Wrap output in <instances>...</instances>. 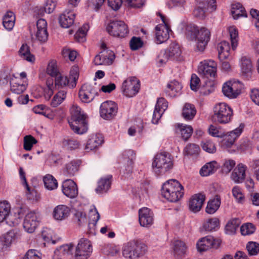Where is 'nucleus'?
I'll use <instances>...</instances> for the list:
<instances>
[{
	"instance_id": "3",
	"label": "nucleus",
	"mask_w": 259,
	"mask_h": 259,
	"mask_svg": "<svg viewBox=\"0 0 259 259\" xmlns=\"http://www.w3.org/2000/svg\"><path fill=\"white\" fill-rule=\"evenodd\" d=\"M162 195L170 202H177L184 195V188L176 180H170L166 182L161 189Z\"/></svg>"
},
{
	"instance_id": "14",
	"label": "nucleus",
	"mask_w": 259,
	"mask_h": 259,
	"mask_svg": "<svg viewBox=\"0 0 259 259\" xmlns=\"http://www.w3.org/2000/svg\"><path fill=\"white\" fill-rule=\"evenodd\" d=\"M217 69V64L212 60H206L201 61L198 68V72L202 76L208 78L214 77Z\"/></svg>"
},
{
	"instance_id": "6",
	"label": "nucleus",
	"mask_w": 259,
	"mask_h": 259,
	"mask_svg": "<svg viewBox=\"0 0 259 259\" xmlns=\"http://www.w3.org/2000/svg\"><path fill=\"white\" fill-rule=\"evenodd\" d=\"M154 171L157 174H164L173 167L171 155L166 152L157 154L152 162Z\"/></svg>"
},
{
	"instance_id": "63",
	"label": "nucleus",
	"mask_w": 259,
	"mask_h": 259,
	"mask_svg": "<svg viewBox=\"0 0 259 259\" xmlns=\"http://www.w3.org/2000/svg\"><path fill=\"white\" fill-rule=\"evenodd\" d=\"M236 163L232 159H226L222 166V170L223 173L228 174L235 166Z\"/></svg>"
},
{
	"instance_id": "37",
	"label": "nucleus",
	"mask_w": 259,
	"mask_h": 259,
	"mask_svg": "<svg viewBox=\"0 0 259 259\" xmlns=\"http://www.w3.org/2000/svg\"><path fill=\"white\" fill-rule=\"evenodd\" d=\"M196 114V109L194 105L186 103L182 110V116L188 121L192 120Z\"/></svg>"
},
{
	"instance_id": "17",
	"label": "nucleus",
	"mask_w": 259,
	"mask_h": 259,
	"mask_svg": "<svg viewBox=\"0 0 259 259\" xmlns=\"http://www.w3.org/2000/svg\"><path fill=\"white\" fill-rule=\"evenodd\" d=\"M115 59V54L109 50H104L97 55L94 58V63L96 65H110Z\"/></svg>"
},
{
	"instance_id": "57",
	"label": "nucleus",
	"mask_w": 259,
	"mask_h": 259,
	"mask_svg": "<svg viewBox=\"0 0 259 259\" xmlns=\"http://www.w3.org/2000/svg\"><path fill=\"white\" fill-rule=\"evenodd\" d=\"M233 196L238 202L242 203L244 200V196L242 189L238 186L234 187L232 190Z\"/></svg>"
},
{
	"instance_id": "38",
	"label": "nucleus",
	"mask_w": 259,
	"mask_h": 259,
	"mask_svg": "<svg viewBox=\"0 0 259 259\" xmlns=\"http://www.w3.org/2000/svg\"><path fill=\"white\" fill-rule=\"evenodd\" d=\"M221 197L219 195H216L213 198L210 199L207 203L205 211L207 213L213 214L215 213L221 205Z\"/></svg>"
},
{
	"instance_id": "7",
	"label": "nucleus",
	"mask_w": 259,
	"mask_h": 259,
	"mask_svg": "<svg viewBox=\"0 0 259 259\" xmlns=\"http://www.w3.org/2000/svg\"><path fill=\"white\" fill-rule=\"evenodd\" d=\"M157 14L160 17L163 24H159L155 27V41L157 44H160L168 39L170 29L168 20L159 12Z\"/></svg>"
},
{
	"instance_id": "41",
	"label": "nucleus",
	"mask_w": 259,
	"mask_h": 259,
	"mask_svg": "<svg viewBox=\"0 0 259 259\" xmlns=\"http://www.w3.org/2000/svg\"><path fill=\"white\" fill-rule=\"evenodd\" d=\"M11 211V205L7 201L0 202V223L4 222Z\"/></svg>"
},
{
	"instance_id": "40",
	"label": "nucleus",
	"mask_w": 259,
	"mask_h": 259,
	"mask_svg": "<svg viewBox=\"0 0 259 259\" xmlns=\"http://www.w3.org/2000/svg\"><path fill=\"white\" fill-rule=\"evenodd\" d=\"M203 228L206 231H216L219 228V220L213 218L206 220L203 225Z\"/></svg>"
},
{
	"instance_id": "46",
	"label": "nucleus",
	"mask_w": 259,
	"mask_h": 259,
	"mask_svg": "<svg viewBox=\"0 0 259 259\" xmlns=\"http://www.w3.org/2000/svg\"><path fill=\"white\" fill-rule=\"evenodd\" d=\"M43 181L46 188L49 190H54L58 187L57 180L51 175H47L45 176Z\"/></svg>"
},
{
	"instance_id": "20",
	"label": "nucleus",
	"mask_w": 259,
	"mask_h": 259,
	"mask_svg": "<svg viewBox=\"0 0 259 259\" xmlns=\"http://www.w3.org/2000/svg\"><path fill=\"white\" fill-rule=\"evenodd\" d=\"M139 221L141 226L149 227L154 222L153 212L147 207H143L139 210Z\"/></svg>"
},
{
	"instance_id": "19",
	"label": "nucleus",
	"mask_w": 259,
	"mask_h": 259,
	"mask_svg": "<svg viewBox=\"0 0 259 259\" xmlns=\"http://www.w3.org/2000/svg\"><path fill=\"white\" fill-rule=\"evenodd\" d=\"M61 188L63 194L69 198H75L78 195V189L77 186L71 179L64 180L62 182Z\"/></svg>"
},
{
	"instance_id": "32",
	"label": "nucleus",
	"mask_w": 259,
	"mask_h": 259,
	"mask_svg": "<svg viewBox=\"0 0 259 259\" xmlns=\"http://www.w3.org/2000/svg\"><path fill=\"white\" fill-rule=\"evenodd\" d=\"M182 89L181 84L177 80H174L167 84L165 92L169 97H174L180 94Z\"/></svg>"
},
{
	"instance_id": "36",
	"label": "nucleus",
	"mask_w": 259,
	"mask_h": 259,
	"mask_svg": "<svg viewBox=\"0 0 259 259\" xmlns=\"http://www.w3.org/2000/svg\"><path fill=\"white\" fill-rule=\"evenodd\" d=\"M81 161L79 160H73L66 164L64 173L66 176L71 177L78 171Z\"/></svg>"
},
{
	"instance_id": "12",
	"label": "nucleus",
	"mask_w": 259,
	"mask_h": 259,
	"mask_svg": "<svg viewBox=\"0 0 259 259\" xmlns=\"http://www.w3.org/2000/svg\"><path fill=\"white\" fill-rule=\"evenodd\" d=\"M108 33L114 37H124L128 33L126 25L122 21L110 22L106 27Z\"/></svg>"
},
{
	"instance_id": "43",
	"label": "nucleus",
	"mask_w": 259,
	"mask_h": 259,
	"mask_svg": "<svg viewBox=\"0 0 259 259\" xmlns=\"http://www.w3.org/2000/svg\"><path fill=\"white\" fill-rule=\"evenodd\" d=\"M231 12L234 19H237L241 17H247L244 8L239 3L233 6Z\"/></svg>"
},
{
	"instance_id": "5",
	"label": "nucleus",
	"mask_w": 259,
	"mask_h": 259,
	"mask_svg": "<svg viewBox=\"0 0 259 259\" xmlns=\"http://www.w3.org/2000/svg\"><path fill=\"white\" fill-rule=\"evenodd\" d=\"M146 251L147 246L145 244L133 240L124 244L122 255L126 258L137 259L143 256Z\"/></svg>"
},
{
	"instance_id": "56",
	"label": "nucleus",
	"mask_w": 259,
	"mask_h": 259,
	"mask_svg": "<svg viewBox=\"0 0 259 259\" xmlns=\"http://www.w3.org/2000/svg\"><path fill=\"white\" fill-rule=\"evenodd\" d=\"M62 55L64 58H68L71 61H74L77 56V52L68 48H64L62 51Z\"/></svg>"
},
{
	"instance_id": "2",
	"label": "nucleus",
	"mask_w": 259,
	"mask_h": 259,
	"mask_svg": "<svg viewBox=\"0 0 259 259\" xmlns=\"http://www.w3.org/2000/svg\"><path fill=\"white\" fill-rule=\"evenodd\" d=\"M71 118L69 123L71 128L74 133L83 134L88 130L87 115L76 104H73L70 109Z\"/></svg>"
},
{
	"instance_id": "21",
	"label": "nucleus",
	"mask_w": 259,
	"mask_h": 259,
	"mask_svg": "<svg viewBox=\"0 0 259 259\" xmlns=\"http://www.w3.org/2000/svg\"><path fill=\"white\" fill-rule=\"evenodd\" d=\"M168 107V103L163 98L158 99L153 112L152 122L153 123L156 124L160 119L162 114Z\"/></svg>"
},
{
	"instance_id": "23",
	"label": "nucleus",
	"mask_w": 259,
	"mask_h": 259,
	"mask_svg": "<svg viewBox=\"0 0 259 259\" xmlns=\"http://www.w3.org/2000/svg\"><path fill=\"white\" fill-rule=\"evenodd\" d=\"M73 249L72 243L62 245L55 250L53 259H67L68 256L72 254Z\"/></svg>"
},
{
	"instance_id": "15",
	"label": "nucleus",
	"mask_w": 259,
	"mask_h": 259,
	"mask_svg": "<svg viewBox=\"0 0 259 259\" xmlns=\"http://www.w3.org/2000/svg\"><path fill=\"white\" fill-rule=\"evenodd\" d=\"M117 104L111 101L103 102L100 106V115L107 120L113 118L117 112Z\"/></svg>"
},
{
	"instance_id": "4",
	"label": "nucleus",
	"mask_w": 259,
	"mask_h": 259,
	"mask_svg": "<svg viewBox=\"0 0 259 259\" xmlns=\"http://www.w3.org/2000/svg\"><path fill=\"white\" fill-rule=\"evenodd\" d=\"M233 110L226 103H217L213 108L212 120L220 124H227L233 118Z\"/></svg>"
},
{
	"instance_id": "53",
	"label": "nucleus",
	"mask_w": 259,
	"mask_h": 259,
	"mask_svg": "<svg viewBox=\"0 0 259 259\" xmlns=\"http://www.w3.org/2000/svg\"><path fill=\"white\" fill-rule=\"evenodd\" d=\"M244 127V124L241 123L239 127L230 132L228 137L230 138H229L228 140H230L229 143L231 145H232L235 140L240 135Z\"/></svg>"
},
{
	"instance_id": "8",
	"label": "nucleus",
	"mask_w": 259,
	"mask_h": 259,
	"mask_svg": "<svg viewBox=\"0 0 259 259\" xmlns=\"http://www.w3.org/2000/svg\"><path fill=\"white\" fill-rule=\"evenodd\" d=\"M78 78L77 68H73L70 71L69 78L67 76L61 74H59L55 76V87L57 89H64L67 87L74 88L76 86V82Z\"/></svg>"
},
{
	"instance_id": "34",
	"label": "nucleus",
	"mask_w": 259,
	"mask_h": 259,
	"mask_svg": "<svg viewBox=\"0 0 259 259\" xmlns=\"http://www.w3.org/2000/svg\"><path fill=\"white\" fill-rule=\"evenodd\" d=\"M27 84L20 78L13 79L11 81V90L16 94L23 93L26 89Z\"/></svg>"
},
{
	"instance_id": "22",
	"label": "nucleus",
	"mask_w": 259,
	"mask_h": 259,
	"mask_svg": "<svg viewBox=\"0 0 259 259\" xmlns=\"http://www.w3.org/2000/svg\"><path fill=\"white\" fill-rule=\"evenodd\" d=\"M37 31L35 36L40 42H45L48 40L47 23L44 19H40L36 23Z\"/></svg>"
},
{
	"instance_id": "16",
	"label": "nucleus",
	"mask_w": 259,
	"mask_h": 259,
	"mask_svg": "<svg viewBox=\"0 0 259 259\" xmlns=\"http://www.w3.org/2000/svg\"><path fill=\"white\" fill-rule=\"evenodd\" d=\"M39 222V215L34 212H30L25 217L23 224V228L27 233H32L35 231Z\"/></svg>"
},
{
	"instance_id": "54",
	"label": "nucleus",
	"mask_w": 259,
	"mask_h": 259,
	"mask_svg": "<svg viewBox=\"0 0 259 259\" xmlns=\"http://www.w3.org/2000/svg\"><path fill=\"white\" fill-rule=\"evenodd\" d=\"M47 72L51 76L55 77L60 74L56 60H53L49 63L47 68Z\"/></svg>"
},
{
	"instance_id": "45",
	"label": "nucleus",
	"mask_w": 259,
	"mask_h": 259,
	"mask_svg": "<svg viewBox=\"0 0 259 259\" xmlns=\"http://www.w3.org/2000/svg\"><path fill=\"white\" fill-rule=\"evenodd\" d=\"M19 55L24 59L29 62H33L35 60L34 56L31 54L29 47L26 44H23L19 51Z\"/></svg>"
},
{
	"instance_id": "42",
	"label": "nucleus",
	"mask_w": 259,
	"mask_h": 259,
	"mask_svg": "<svg viewBox=\"0 0 259 259\" xmlns=\"http://www.w3.org/2000/svg\"><path fill=\"white\" fill-rule=\"evenodd\" d=\"M218 49L220 58L226 59L229 57L230 47L228 42L226 41L221 42L218 46Z\"/></svg>"
},
{
	"instance_id": "1",
	"label": "nucleus",
	"mask_w": 259,
	"mask_h": 259,
	"mask_svg": "<svg viewBox=\"0 0 259 259\" xmlns=\"http://www.w3.org/2000/svg\"><path fill=\"white\" fill-rule=\"evenodd\" d=\"M186 35L189 39L197 40V49L198 51L202 52L209 41L210 32L205 27L199 29L197 26L190 24L186 28Z\"/></svg>"
},
{
	"instance_id": "44",
	"label": "nucleus",
	"mask_w": 259,
	"mask_h": 259,
	"mask_svg": "<svg viewBox=\"0 0 259 259\" xmlns=\"http://www.w3.org/2000/svg\"><path fill=\"white\" fill-rule=\"evenodd\" d=\"M13 240L12 234L7 233L0 238V251L6 250L11 244Z\"/></svg>"
},
{
	"instance_id": "18",
	"label": "nucleus",
	"mask_w": 259,
	"mask_h": 259,
	"mask_svg": "<svg viewBox=\"0 0 259 259\" xmlns=\"http://www.w3.org/2000/svg\"><path fill=\"white\" fill-rule=\"evenodd\" d=\"M221 244L219 239H215L211 236L202 238L197 243L198 250L200 252L206 251L210 248H218Z\"/></svg>"
},
{
	"instance_id": "51",
	"label": "nucleus",
	"mask_w": 259,
	"mask_h": 259,
	"mask_svg": "<svg viewBox=\"0 0 259 259\" xmlns=\"http://www.w3.org/2000/svg\"><path fill=\"white\" fill-rule=\"evenodd\" d=\"M89 29V25L87 24H84L75 34V39L78 42L84 41L85 39V35Z\"/></svg>"
},
{
	"instance_id": "13",
	"label": "nucleus",
	"mask_w": 259,
	"mask_h": 259,
	"mask_svg": "<svg viewBox=\"0 0 259 259\" xmlns=\"http://www.w3.org/2000/svg\"><path fill=\"white\" fill-rule=\"evenodd\" d=\"M99 89L96 86L84 84L82 85L78 92V97L80 101L85 103L92 102L98 96Z\"/></svg>"
},
{
	"instance_id": "62",
	"label": "nucleus",
	"mask_w": 259,
	"mask_h": 259,
	"mask_svg": "<svg viewBox=\"0 0 259 259\" xmlns=\"http://www.w3.org/2000/svg\"><path fill=\"white\" fill-rule=\"evenodd\" d=\"M255 227L251 223H246L240 228V231L243 235H248L252 234L255 231Z\"/></svg>"
},
{
	"instance_id": "35",
	"label": "nucleus",
	"mask_w": 259,
	"mask_h": 259,
	"mask_svg": "<svg viewBox=\"0 0 259 259\" xmlns=\"http://www.w3.org/2000/svg\"><path fill=\"white\" fill-rule=\"evenodd\" d=\"M175 126L176 132L181 134L184 140H187L191 136L193 129L191 125L178 123L176 124Z\"/></svg>"
},
{
	"instance_id": "47",
	"label": "nucleus",
	"mask_w": 259,
	"mask_h": 259,
	"mask_svg": "<svg viewBox=\"0 0 259 259\" xmlns=\"http://www.w3.org/2000/svg\"><path fill=\"white\" fill-rule=\"evenodd\" d=\"M67 92L62 90L58 92L53 97L51 105L53 107H56L61 104L66 97Z\"/></svg>"
},
{
	"instance_id": "29",
	"label": "nucleus",
	"mask_w": 259,
	"mask_h": 259,
	"mask_svg": "<svg viewBox=\"0 0 259 259\" xmlns=\"http://www.w3.org/2000/svg\"><path fill=\"white\" fill-rule=\"evenodd\" d=\"M103 143V138L100 135H94L90 137L86 144L85 149L87 152L94 150Z\"/></svg>"
},
{
	"instance_id": "39",
	"label": "nucleus",
	"mask_w": 259,
	"mask_h": 259,
	"mask_svg": "<svg viewBox=\"0 0 259 259\" xmlns=\"http://www.w3.org/2000/svg\"><path fill=\"white\" fill-rule=\"evenodd\" d=\"M15 16L11 11L7 12L3 17V24L4 27L8 30H11L14 26Z\"/></svg>"
},
{
	"instance_id": "64",
	"label": "nucleus",
	"mask_w": 259,
	"mask_h": 259,
	"mask_svg": "<svg viewBox=\"0 0 259 259\" xmlns=\"http://www.w3.org/2000/svg\"><path fill=\"white\" fill-rule=\"evenodd\" d=\"M200 150L198 145L195 144H189L185 147V152L187 155H194L198 154Z\"/></svg>"
},
{
	"instance_id": "52",
	"label": "nucleus",
	"mask_w": 259,
	"mask_h": 259,
	"mask_svg": "<svg viewBox=\"0 0 259 259\" xmlns=\"http://www.w3.org/2000/svg\"><path fill=\"white\" fill-rule=\"evenodd\" d=\"M229 31L231 41L232 48L234 50L238 45V31L235 27L232 26L229 28Z\"/></svg>"
},
{
	"instance_id": "30",
	"label": "nucleus",
	"mask_w": 259,
	"mask_h": 259,
	"mask_svg": "<svg viewBox=\"0 0 259 259\" xmlns=\"http://www.w3.org/2000/svg\"><path fill=\"white\" fill-rule=\"evenodd\" d=\"M112 178L111 175L101 178L98 181V186L95 189L96 193L102 194L107 192L110 188Z\"/></svg>"
},
{
	"instance_id": "58",
	"label": "nucleus",
	"mask_w": 259,
	"mask_h": 259,
	"mask_svg": "<svg viewBox=\"0 0 259 259\" xmlns=\"http://www.w3.org/2000/svg\"><path fill=\"white\" fill-rule=\"evenodd\" d=\"M63 145L68 149H75L79 147V142L73 139H66L63 141Z\"/></svg>"
},
{
	"instance_id": "55",
	"label": "nucleus",
	"mask_w": 259,
	"mask_h": 259,
	"mask_svg": "<svg viewBox=\"0 0 259 259\" xmlns=\"http://www.w3.org/2000/svg\"><path fill=\"white\" fill-rule=\"evenodd\" d=\"M37 143V140L32 136H26L24 138V149L27 151H30L32 146Z\"/></svg>"
},
{
	"instance_id": "50",
	"label": "nucleus",
	"mask_w": 259,
	"mask_h": 259,
	"mask_svg": "<svg viewBox=\"0 0 259 259\" xmlns=\"http://www.w3.org/2000/svg\"><path fill=\"white\" fill-rule=\"evenodd\" d=\"M186 251V246L184 242L177 240L174 242V251L175 255L182 256Z\"/></svg>"
},
{
	"instance_id": "27",
	"label": "nucleus",
	"mask_w": 259,
	"mask_h": 259,
	"mask_svg": "<svg viewBox=\"0 0 259 259\" xmlns=\"http://www.w3.org/2000/svg\"><path fill=\"white\" fill-rule=\"evenodd\" d=\"M75 17V14L73 11L65 10L59 18L61 26L64 28H69L71 26L74 22Z\"/></svg>"
},
{
	"instance_id": "61",
	"label": "nucleus",
	"mask_w": 259,
	"mask_h": 259,
	"mask_svg": "<svg viewBox=\"0 0 259 259\" xmlns=\"http://www.w3.org/2000/svg\"><path fill=\"white\" fill-rule=\"evenodd\" d=\"M103 252L107 255L114 256L119 252V248L113 245H107L103 249Z\"/></svg>"
},
{
	"instance_id": "10",
	"label": "nucleus",
	"mask_w": 259,
	"mask_h": 259,
	"mask_svg": "<svg viewBox=\"0 0 259 259\" xmlns=\"http://www.w3.org/2000/svg\"><path fill=\"white\" fill-rule=\"evenodd\" d=\"M93 251L91 242L87 239L82 238L78 241L75 247L74 257L75 259H88Z\"/></svg>"
},
{
	"instance_id": "48",
	"label": "nucleus",
	"mask_w": 259,
	"mask_h": 259,
	"mask_svg": "<svg viewBox=\"0 0 259 259\" xmlns=\"http://www.w3.org/2000/svg\"><path fill=\"white\" fill-rule=\"evenodd\" d=\"M197 5L207 8V10L212 12L217 9L215 0H196Z\"/></svg>"
},
{
	"instance_id": "9",
	"label": "nucleus",
	"mask_w": 259,
	"mask_h": 259,
	"mask_svg": "<svg viewBox=\"0 0 259 259\" xmlns=\"http://www.w3.org/2000/svg\"><path fill=\"white\" fill-rule=\"evenodd\" d=\"M140 89V81L136 77L127 78L122 84L121 91L127 97H133L139 92Z\"/></svg>"
},
{
	"instance_id": "11",
	"label": "nucleus",
	"mask_w": 259,
	"mask_h": 259,
	"mask_svg": "<svg viewBox=\"0 0 259 259\" xmlns=\"http://www.w3.org/2000/svg\"><path fill=\"white\" fill-rule=\"evenodd\" d=\"M243 84L239 81L230 80L225 82L222 88L224 95L230 98H236L241 93Z\"/></svg>"
},
{
	"instance_id": "24",
	"label": "nucleus",
	"mask_w": 259,
	"mask_h": 259,
	"mask_svg": "<svg viewBox=\"0 0 259 259\" xmlns=\"http://www.w3.org/2000/svg\"><path fill=\"white\" fill-rule=\"evenodd\" d=\"M205 196L202 193H198L193 195L189 200V207L191 211L197 212L200 210Z\"/></svg>"
},
{
	"instance_id": "49",
	"label": "nucleus",
	"mask_w": 259,
	"mask_h": 259,
	"mask_svg": "<svg viewBox=\"0 0 259 259\" xmlns=\"http://www.w3.org/2000/svg\"><path fill=\"white\" fill-rule=\"evenodd\" d=\"M240 225V220L238 219H234L227 224L225 229L227 233L234 234Z\"/></svg>"
},
{
	"instance_id": "31",
	"label": "nucleus",
	"mask_w": 259,
	"mask_h": 259,
	"mask_svg": "<svg viewBox=\"0 0 259 259\" xmlns=\"http://www.w3.org/2000/svg\"><path fill=\"white\" fill-rule=\"evenodd\" d=\"M241 68L242 75L247 79H249L251 78L253 71L251 60L246 57H242L241 59Z\"/></svg>"
},
{
	"instance_id": "25",
	"label": "nucleus",
	"mask_w": 259,
	"mask_h": 259,
	"mask_svg": "<svg viewBox=\"0 0 259 259\" xmlns=\"http://www.w3.org/2000/svg\"><path fill=\"white\" fill-rule=\"evenodd\" d=\"M246 166L242 163L238 164L234 169L231 179L235 183H242L245 180L246 177Z\"/></svg>"
},
{
	"instance_id": "28",
	"label": "nucleus",
	"mask_w": 259,
	"mask_h": 259,
	"mask_svg": "<svg viewBox=\"0 0 259 259\" xmlns=\"http://www.w3.org/2000/svg\"><path fill=\"white\" fill-rule=\"evenodd\" d=\"M70 213L69 207L65 205H59L56 206L53 212L54 218L58 221H62L67 219Z\"/></svg>"
},
{
	"instance_id": "59",
	"label": "nucleus",
	"mask_w": 259,
	"mask_h": 259,
	"mask_svg": "<svg viewBox=\"0 0 259 259\" xmlns=\"http://www.w3.org/2000/svg\"><path fill=\"white\" fill-rule=\"evenodd\" d=\"M246 249L250 255H256L259 252V244L254 242H249L246 245Z\"/></svg>"
},
{
	"instance_id": "60",
	"label": "nucleus",
	"mask_w": 259,
	"mask_h": 259,
	"mask_svg": "<svg viewBox=\"0 0 259 259\" xmlns=\"http://www.w3.org/2000/svg\"><path fill=\"white\" fill-rule=\"evenodd\" d=\"M168 54L169 57H179L181 53V51L179 46L178 45H171L168 51H165Z\"/></svg>"
},
{
	"instance_id": "26",
	"label": "nucleus",
	"mask_w": 259,
	"mask_h": 259,
	"mask_svg": "<svg viewBox=\"0 0 259 259\" xmlns=\"http://www.w3.org/2000/svg\"><path fill=\"white\" fill-rule=\"evenodd\" d=\"M19 172L20 178L22 181V184L25 186L27 191L26 192L27 198L31 200L37 201L39 198V195L34 189H31L29 187L27 183L25 177V172L22 167L19 168Z\"/></svg>"
},
{
	"instance_id": "33",
	"label": "nucleus",
	"mask_w": 259,
	"mask_h": 259,
	"mask_svg": "<svg viewBox=\"0 0 259 259\" xmlns=\"http://www.w3.org/2000/svg\"><path fill=\"white\" fill-rule=\"evenodd\" d=\"M219 168V165L215 161L205 163L200 169V175L202 177H207L214 174Z\"/></svg>"
}]
</instances>
